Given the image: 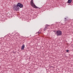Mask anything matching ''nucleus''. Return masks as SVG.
Instances as JSON below:
<instances>
[{"label": "nucleus", "instance_id": "f257e3e1", "mask_svg": "<svg viewBox=\"0 0 73 73\" xmlns=\"http://www.w3.org/2000/svg\"><path fill=\"white\" fill-rule=\"evenodd\" d=\"M62 31H61L58 30L56 31V32L55 33L56 35L57 36H61L62 34Z\"/></svg>", "mask_w": 73, "mask_h": 73}, {"label": "nucleus", "instance_id": "f03ea898", "mask_svg": "<svg viewBox=\"0 0 73 73\" xmlns=\"http://www.w3.org/2000/svg\"><path fill=\"white\" fill-rule=\"evenodd\" d=\"M31 5L32 7H33L34 8H40L36 7V6L33 3V0H31Z\"/></svg>", "mask_w": 73, "mask_h": 73}, {"label": "nucleus", "instance_id": "7ed1b4c3", "mask_svg": "<svg viewBox=\"0 0 73 73\" xmlns=\"http://www.w3.org/2000/svg\"><path fill=\"white\" fill-rule=\"evenodd\" d=\"M13 9L14 10V11H19L20 8L18 7L17 5H15L13 7Z\"/></svg>", "mask_w": 73, "mask_h": 73}, {"label": "nucleus", "instance_id": "20e7f679", "mask_svg": "<svg viewBox=\"0 0 73 73\" xmlns=\"http://www.w3.org/2000/svg\"><path fill=\"white\" fill-rule=\"evenodd\" d=\"M17 6L19 7H20L21 8L23 7V5L20 3H19L17 4Z\"/></svg>", "mask_w": 73, "mask_h": 73}, {"label": "nucleus", "instance_id": "39448f33", "mask_svg": "<svg viewBox=\"0 0 73 73\" xmlns=\"http://www.w3.org/2000/svg\"><path fill=\"white\" fill-rule=\"evenodd\" d=\"M48 27V25H46L45 26V28L44 29V31H46V29H48V28H47Z\"/></svg>", "mask_w": 73, "mask_h": 73}, {"label": "nucleus", "instance_id": "423d86ee", "mask_svg": "<svg viewBox=\"0 0 73 73\" xmlns=\"http://www.w3.org/2000/svg\"><path fill=\"white\" fill-rule=\"evenodd\" d=\"M24 48H25V45L24 44H23L22 46H21V49H22V50H24Z\"/></svg>", "mask_w": 73, "mask_h": 73}, {"label": "nucleus", "instance_id": "0eeeda50", "mask_svg": "<svg viewBox=\"0 0 73 73\" xmlns=\"http://www.w3.org/2000/svg\"><path fill=\"white\" fill-rule=\"evenodd\" d=\"M72 0H68V3H72Z\"/></svg>", "mask_w": 73, "mask_h": 73}, {"label": "nucleus", "instance_id": "6e6552de", "mask_svg": "<svg viewBox=\"0 0 73 73\" xmlns=\"http://www.w3.org/2000/svg\"><path fill=\"white\" fill-rule=\"evenodd\" d=\"M39 33H40V32L39 33V32H38L36 33V34H38V35H39Z\"/></svg>", "mask_w": 73, "mask_h": 73}, {"label": "nucleus", "instance_id": "1a4fd4ad", "mask_svg": "<svg viewBox=\"0 0 73 73\" xmlns=\"http://www.w3.org/2000/svg\"><path fill=\"white\" fill-rule=\"evenodd\" d=\"M66 51L67 52H69V50H66Z\"/></svg>", "mask_w": 73, "mask_h": 73}, {"label": "nucleus", "instance_id": "9d476101", "mask_svg": "<svg viewBox=\"0 0 73 73\" xmlns=\"http://www.w3.org/2000/svg\"><path fill=\"white\" fill-rule=\"evenodd\" d=\"M64 19H65V20H66V18H65Z\"/></svg>", "mask_w": 73, "mask_h": 73}, {"label": "nucleus", "instance_id": "9b49d317", "mask_svg": "<svg viewBox=\"0 0 73 73\" xmlns=\"http://www.w3.org/2000/svg\"><path fill=\"white\" fill-rule=\"evenodd\" d=\"M53 32H56V31H54Z\"/></svg>", "mask_w": 73, "mask_h": 73}, {"label": "nucleus", "instance_id": "f8f14e48", "mask_svg": "<svg viewBox=\"0 0 73 73\" xmlns=\"http://www.w3.org/2000/svg\"><path fill=\"white\" fill-rule=\"evenodd\" d=\"M66 21V20H65V21Z\"/></svg>", "mask_w": 73, "mask_h": 73}, {"label": "nucleus", "instance_id": "ddd939ff", "mask_svg": "<svg viewBox=\"0 0 73 73\" xmlns=\"http://www.w3.org/2000/svg\"><path fill=\"white\" fill-rule=\"evenodd\" d=\"M72 2H73V1H72Z\"/></svg>", "mask_w": 73, "mask_h": 73}]
</instances>
